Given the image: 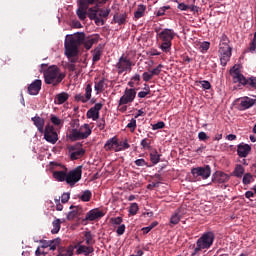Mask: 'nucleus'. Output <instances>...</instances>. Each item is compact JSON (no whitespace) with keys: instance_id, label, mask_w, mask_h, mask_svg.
I'll return each mask as SVG.
<instances>
[{"instance_id":"nucleus-1","label":"nucleus","mask_w":256,"mask_h":256,"mask_svg":"<svg viewBox=\"0 0 256 256\" xmlns=\"http://www.w3.org/2000/svg\"><path fill=\"white\" fill-rule=\"evenodd\" d=\"M107 3V0H98L96 2V5L94 7H91L88 9V17L90 21H94L95 25L97 27H101L105 25V20L107 19L111 13V9H103L100 8L101 5H105Z\"/></svg>"},{"instance_id":"nucleus-2","label":"nucleus","mask_w":256,"mask_h":256,"mask_svg":"<svg viewBox=\"0 0 256 256\" xmlns=\"http://www.w3.org/2000/svg\"><path fill=\"white\" fill-rule=\"evenodd\" d=\"M68 40H70L74 45H77L78 47L83 45V47L89 51V49H91L95 43H99V35L96 34L95 36H87L85 32H77Z\"/></svg>"},{"instance_id":"nucleus-3","label":"nucleus","mask_w":256,"mask_h":256,"mask_svg":"<svg viewBox=\"0 0 256 256\" xmlns=\"http://www.w3.org/2000/svg\"><path fill=\"white\" fill-rule=\"evenodd\" d=\"M43 75L46 85H52L53 87H57L65 79V74L55 65L48 67Z\"/></svg>"},{"instance_id":"nucleus-4","label":"nucleus","mask_w":256,"mask_h":256,"mask_svg":"<svg viewBox=\"0 0 256 256\" xmlns=\"http://www.w3.org/2000/svg\"><path fill=\"white\" fill-rule=\"evenodd\" d=\"M229 43H231V41L229 40V37H227V34H222L218 50L222 67H227V63L231 60L233 48Z\"/></svg>"},{"instance_id":"nucleus-5","label":"nucleus","mask_w":256,"mask_h":256,"mask_svg":"<svg viewBox=\"0 0 256 256\" xmlns=\"http://www.w3.org/2000/svg\"><path fill=\"white\" fill-rule=\"evenodd\" d=\"M230 73L233 75L234 83H240L249 89H256V77L245 78V76L241 74V70L235 66L230 70Z\"/></svg>"},{"instance_id":"nucleus-6","label":"nucleus","mask_w":256,"mask_h":256,"mask_svg":"<svg viewBox=\"0 0 256 256\" xmlns=\"http://www.w3.org/2000/svg\"><path fill=\"white\" fill-rule=\"evenodd\" d=\"M65 55L70 63H77L79 61V46L68 40L64 44Z\"/></svg>"},{"instance_id":"nucleus-7","label":"nucleus","mask_w":256,"mask_h":256,"mask_svg":"<svg viewBox=\"0 0 256 256\" xmlns=\"http://www.w3.org/2000/svg\"><path fill=\"white\" fill-rule=\"evenodd\" d=\"M215 241V234L213 232H205L197 241L196 245L203 249H211Z\"/></svg>"},{"instance_id":"nucleus-8","label":"nucleus","mask_w":256,"mask_h":256,"mask_svg":"<svg viewBox=\"0 0 256 256\" xmlns=\"http://www.w3.org/2000/svg\"><path fill=\"white\" fill-rule=\"evenodd\" d=\"M133 65L135 64L129 57L122 55L116 64V69H118L119 75L125 72L131 73Z\"/></svg>"},{"instance_id":"nucleus-9","label":"nucleus","mask_w":256,"mask_h":256,"mask_svg":"<svg viewBox=\"0 0 256 256\" xmlns=\"http://www.w3.org/2000/svg\"><path fill=\"white\" fill-rule=\"evenodd\" d=\"M83 175V166H78L74 170H71L69 173H66V183L73 187L75 183L81 181Z\"/></svg>"},{"instance_id":"nucleus-10","label":"nucleus","mask_w":256,"mask_h":256,"mask_svg":"<svg viewBox=\"0 0 256 256\" xmlns=\"http://www.w3.org/2000/svg\"><path fill=\"white\" fill-rule=\"evenodd\" d=\"M135 97H137V90L135 88H126L124 94L120 97L119 105H129V103L135 101Z\"/></svg>"},{"instance_id":"nucleus-11","label":"nucleus","mask_w":256,"mask_h":256,"mask_svg":"<svg viewBox=\"0 0 256 256\" xmlns=\"http://www.w3.org/2000/svg\"><path fill=\"white\" fill-rule=\"evenodd\" d=\"M44 139L48 143H52V145H55L57 141H59V135L55 131V127L47 124L44 129Z\"/></svg>"},{"instance_id":"nucleus-12","label":"nucleus","mask_w":256,"mask_h":256,"mask_svg":"<svg viewBox=\"0 0 256 256\" xmlns=\"http://www.w3.org/2000/svg\"><path fill=\"white\" fill-rule=\"evenodd\" d=\"M191 173L195 179L201 177V179H209L211 177V166L206 165L204 167L192 168Z\"/></svg>"},{"instance_id":"nucleus-13","label":"nucleus","mask_w":256,"mask_h":256,"mask_svg":"<svg viewBox=\"0 0 256 256\" xmlns=\"http://www.w3.org/2000/svg\"><path fill=\"white\" fill-rule=\"evenodd\" d=\"M70 159L71 161H77V159H81L83 155H85V149L81 148V143H77L76 145L69 146Z\"/></svg>"},{"instance_id":"nucleus-14","label":"nucleus","mask_w":256,"mask_h":256,"mask_svg":"<svg viewBox=\"0 0 256 256\" xmlns=\"http://www.w3.org/2000/svg\"><path fill=\"white\" fill-rule=\"evenodd\" d=\"M177 34L173 29L165 28L161 32L157 33V37L160 41L172 42Z\"/></svg>"},{"instance_id":"nucleus-15","label":"nucleus","mask_w":256,"mask_h":256,"mask_svg":"<svg viewBox=\"0 0 256 256\" xmlns=\"http://www.w3.org/2000/svg\"><path fill=\"white\" fill-rule=\"evenodd\" d=\"M104 149L106 151H115L116 153L121 151L122 148L119 147V139H117V136H114L106 141L104 145Z\"/></svg>"},{"instance_id":"nucleus-16","label":"nucleus","mask_w":256,"mask_h":256,"mask_svg":"<svg viewBox=\"0 0 256 256\" xmlns=\"http://www.w3.org/2000/svg\"><path fill=\"white\" fill-rule=\"evenodd\" d=\"M237 101L240 102V104L238 105V111H246V109H251V107L255 105L256 100L246 96L237 99Z\"/></svg>"},{"instance_id":"nucleus-17","label":"nucleus","mask_w":256,"mask_h":256,"mask_svg":"<svg viewBox=\"0 0 256 256\" xmlns=\"http://www.w3.org/2000/svg\"><path fill=\"white\" fill-rule=\"evenodd\" d=\"M229 179H231V176L223 171H216L212 175V183H218L219 185L227 183Z\"/></svg>"},{"instance_id":"nucleus-18","label":"nucleus","mask_w":256,"mask_h":256,"mask_svg":"<svg viewBox=\"0 0 256 256\" xmlns=\"http://www.w3.org/2000/svg\"><path fill=\"white\" fill-rule=\"evenodd\" d=\"M103 109L102 103H96L92 108H90L87 113V119H92L93 121H97L99 119V111Z\"/></svg>"},{"instance_id":"nucleus-19","label":"nucleus","mask_w":256,"mask_h":256,"mask_svg":"<svg viewBox=\"0 0 256 256\" xmlns=\"http://www.w3.org/2000/svg\"><path fill=\"white\" fill-rule=\"evenodd\" d=\"M102 217H105V213L99 210V208H95L86 214L84 221H97V219H101Z\"/></svg>"},{"instance_id":"nucleus-20","label":"nucleus","mask_w":256,"mask_h":256,"mask_svg":"<svg viewBox=\"0 0 256 256\" xmlns=\"http://www.w3.org/2000/svg\"><path fill=\"white\" fill-rule=\"evenodd\" d=\"M251 153V145L240 143L237 145V155L241 159H245Z\"/></svg>"},{"instance_id":"nucleus-21","label":"nucleus","mask_w":256,"mask_h":256,"mask_svg":"<svg viewBox=\"0 0 256 256\" xmlns=\"http://www.w3.org/2000/svg\"><path fill=\"white\" fill-rule=\"evenodd\" d=\"M42 85H43V82L41 80H39V79L34 80L28 86L29 95H39V91H41Z\"/></svg>"},{"instance_id":"nucleus-22","label":"nucleus","mask_w":256,"mask_h":256,"mask_svg":"<svg viewBox=\"0 0 256 256\" xmlns=\"http://www.w3.org/2000/svg\"><path fill=\"white\" fill-rule=\"evenodd\" d=\"M79 8L76 11V15L80 19V21H85L87 16L89 17V7L85 4H81L78 2Z\"/></svg>"},{"instance_id":"nucleus-23","label":"nucleus","mask_w":256,"mask_h":256,"mask_svg":"<svg viewBox=\"0 0 256 256\" xmlns=\"http://www.w3.org/2000/svg\"><path fill=\"white\" fill-rule=\"evenodd\" d=\"M31 121H33L35 127H37L39 133H44L45 131V119L35 116L31 118Z\"/></svg>"},{"instance_id":"nucleus-24","label":"nucleus","mask_w":256,"mask_h":256,"mask_svg":"<svg viewBox=\"0 0 256 256\" xmlns=\"http://www.w3.org/2000/svg\"><path fill=\"white\" fill-rule=\"evenodd\" d=\"M95 251V248L93 246H85V245H80L78 244V249L76 251L77 255H91Z\"/></svg>"},{"instance_id":"nucleus-25","label":"nucleus","mask_w":256,"mask_h":256,"mask_svg":"<svg viewBox=\"0 0 256 256\" xmlns=\"http://www.w3.org/2000/svg\"><path fill=\"white\" fill-rule=\"evenodd\" d=\"M70 141H81L83 140L79 129H70L67 135Z\"/></svg>"},{"instance_id":"nucleus-26","label":"nucleus","mask_w":256,"mask_h":256,"mask_svg":"<svg viewBox=\"0 0 256 256\" xmlns=\"http://www.w3.org/2000/svg\"><path fill=\"white\" fill-rule=\"evenodd\" d=\"M69 100V94L67 92H62L56 95L54 100L55 105H63V103Z\"/></svg>"},{"instance_id":"nucleus-27","label":"nucleus","mask_w":256,"mask_h":256,"mask_svg":"<svg viewBox=\"0 0 256 256\" xmlns=\"http://www.w3.org/2000/svg\"><path fill=\"white\" fill-rule=\"evenodd\" d=\"M244 174L245 167H243L241 164H236L234 170L232 171V176L236 177L237 179H241V177H243Z\"/></svg>"},{"instance_id":"nucleus-28","label":"nucleus","mask_w":256,"mask_h":256,"mask_svg":"<svg viewBox=\"0 0 256 256\" xmlns=\"http://www.w3.org/2000/svg\"><path fill=\"white\" fill-rule=\"evenodd\" d=\"M53 177L56 179V181H67V168H64V170L61 171H54Z\"/></svg>"},{"instance_id":"nucleus-29","label":"nucleus","mask_w":256,"mask_h":256,"mask_svg":"<svg viewBox=\"0 0 256 256\" xmlns=\"http://www.w3.org/2000/svg\"><path fill=\"white\" fill-rule=\"evenodd\" d=\"M78 131H80V135L83 139H87L89 137V135H91L92 131H91V127L89 126V124H84L82 125Z\"/></svg>"},{"instance_id":"nucleus-30","label":"nucleus","mask_w":256,"mask_h":256,"mask_svg":"<svg viewBox=\"0 0 256 256\" xmlns=\"http://www.w3.org/2000/svg\"><path fill=\"white\" fill-rule=\"evenodd\" d=\"M114 23H117L118 25H125L127 23V13L118 14L116 13L113 16Z\"/></svg>"},{"instance_id":"nucleus-31","label":"nucleus","mask_w":256,"mask_h":256,"mask_svg":"<svg viewBox=\"0 0 256 256\" xmlns=\"http://www.w3.org/2000/svg\"><path fill=\"white\" fill-rule=\"evenodd\" d=\"M181 209H178L171 217H170V227L174 225H179V221H181Z\"/></svg>"},{"instance_id":"nucleus-32","label":"nucleus","mask_w":256,"mask_h":256,"mask_svg":"<svg viewBox=\"0 0 256 256\" xmlns=\"http://www.w3.org/2000/svg\"><path fill=\"white\" fill-rule=\"evenodd\" d=\"M94 89L97 93H103V91L107 89V79L102 78L99 82H96Z\"/></svg>"},{"instance_id":"nucleus-33","label":"nucleus","mask_w":256,"mask_h":256,"mask_svg":"<svg viewBox=\"0 0 256 256\" xmlns=\"http://www.w3.org/2000/svg\"><path fill=\"white\" fill-rule=\"evenodd\" d=\"M91 197H93L91 190H84L78 195V199H81L83 203H89V201H91Z\"/></svg>"},{"instance_id":"nucleus-34","label":"nucleus","mask_w":256,"mask_h":256,"mask_svg":"<svg viewBox=\"0 0 256 256\" xmlns=\"http://www.w3.org/2000/svg\"><path fill=\"white\" fill-rule=\"evenodd\" d=\"M70 209H75V210H72L68 213L67 219L68 221H73V219H75V217L79 215V211H81V207L72 205L70 206Z\"/></svg>"},{"instance_id":"nucleus-35","label":"nucleus","mask_w":256,"mask_h":256,"mask_svg":"<svg viewBox=\"0 0 256 256\" xmlns=\"http://www.w3.org/2000/svg\"><path fill=\"white\" fill-rule=\"evenodd\" d=\"M150 161L153 163V165H157V163L161 161V154L157 152V149H154L150 152Z\"/></svg>"},{"instance_id":"nucleus-36","label":"nucleus","mask_w":256,"mask_h":256,"mask_svg":"<svg viewBox=\"0 0 256 256\" xmlns=\"http://www.w3.org/2000/svg\"><path fill=\"white\" fill-rule=\"evenodd\" d=\"M145 11H147V6L143 4L138 5L137 10L134 12L135 19H141L145 15Z\"/></svg>"},{"instance_id":"nucleus-37","label":"nucleus","mask_w":256,"mask_h":256,"mask_svg":"<svg viewBox=\"0 0 256 256\" xmlns=\"http://www.w3.org/2000/svg\"><path fill=\"white\" fill-rule=\"evenodd\" d=\"M85 237V243L86 245L93 247L95 245V239H93V235L91 234V231L84 232Z\"/></svg>"},{"instance_id":"nucleus-38","label":"nucleus","mask_w":256,"mask_h":256,"mask_svg":"<svg viewBox=\"0 0 256 256\" xmlns=\"http://www.w3.org/2000/svg\"><path fill=\"white\" fill-rule=\"evenodd\" d=\"M53 229L51 230L52 235H57L61 231V220L56 219L52 222Z\"/></svg>"},{"instance_id":"nucleus-39","label":"nucleus","mask_w":256,"mask_h":256,"mask_svg":"<svg viewBox=\"0 0 256 256\" xmlns=\"http://www.w3.org/2000/svg\"><path fill=\"white\" fill-rule=\"evenodd\" d=\"M242 177L243 185H251V183H253V174L245 173Z\"/></svg>"},{"instance_id":"nucleus-40","label":"nucleus","mask_w":256,"mask_h":256,"mask_svg":"<svg viewBox=\"0 0 256 256\" xmlns=\"http://www.w3.org/2000/svg\"><path fill=\"white\" fill-rule=\"evenodd\" d=\"M171 46H172V42L162 41V44L160 45V49L161 51H163V53H170Z\"/></svg>"},{"instance_id":"nucleus-41","label":"nucleus","mask_w":256,"mask_h":256,"mask_svg":"<svg viewBox=\"0 0 256 256\" xmlns=\"http://www.w3.org/2000/svg\"><path fill=\"white\" fill-rule=\"evenodd\" d=\"M50 121H51V123H53V125H55L56 127H63V120H61L59 117H57V116H55V115H51Z\"/></svg>"},{"instance_id":"nucleus-42","label":"nucleus","mask_w":256,"mask_h":256,"mask_svg":"<svg viewBox=\"0 0 256 256\" xmlns=\"http://www.w3.org/2000/svg\"><path fill=\"white\" fill-rule=\"evenodd\" d=\"M126 127L130 129L131 133H135V130L137 129V120L132 118Z\"/></svg>"},{"instance_id":"nucleus-43","label":"nucleus","mask_w":256,"mask_h":256,"mask_svg":"<svg viewBox=\"0 0 256 256\" xmlns=\"http://www.w3.org/2000/svg\"><path fill=\"white\" fill-rule=\"evenodd\" d=\"M74 101H76L77 103H87L89 99H87L85 95L79 93L75 95Z\"/></svg>"},{"instance_id":"nucleus-44","label":"nucleus","mask_w":256,"mask_h":256,"mask_svg":"<svg viewBox=\"0 0 256 256\" xmlns=\"http://www.w3.org/2000/svg\"><path fill=\"white\" fill-rule=\"evenodd\" d=\"M255 50H256V32L254 33V37L250 42V46L248 47V51L250 53H255Z\"/></svg>"},{"instance_id":"nucleus-45","label":"nucleus","mask_w":256,"mask_h":256,"mask_svg":"<svg viewBox=\"0 0 256 256\" xmlns=\"http://www.w3.org/2000/svg\"><path fill=\"white\" fill-rule=\"evenodd\" d=\"M91 93H93V88L91 86V84H87L86 88H85V97L86 99H88V101L91 100Z\"/></svg>"},{"instance_id":"nucleus-46","label":"nucleus","mask_w":256,"mask_h":256,"mask_svg":"<svg viewBox=\"0 0 256 256\" xmlns=\"http://www.w3.org/2000/svg\"><path fill=\"white\" fill-rule=\"evenodd\" d=\"M140 145L143 149H151V140L148 138H144L141 142Z\"/></svg>"},{"instance_id":"nucleus-47","label":"nucleus","mask_w":256,"mask_h":256,"mask_svg":"<svg viewBox=\"0 0 256 256\" xmlns=\"http://www.w3.org/2000/svg\"><path fill=\"white\" fill-rule=\"evenodd\" d=\"M139 211V204L132 203L129 207V213L130 215H135Z\"/></svg>"},{"instance_id":"nucleus-48","label":"nucleus","mask_w":256,"mask_h":256,"mask_svg":"<svg viewBox=\"0 0 256 256\" xmlns=\"http://www.w3.org/2000/svg\"><path fill=\"white\" fill-rule=\"evenodd\" d=\"M59 243H61V240H59V239L51 240L50 251H55L57 249V247H59Z\"/></svg>"},{"instance_id":"nucleus-49","label":"nucleus","mask_w":256,"mask_h":256,"mask_svg":"<svg viewBox=\"0 0 256 256\" xmlns=\"http://www.w3.org/2000/svg\"><path fill=\"white\" fill-rule=\"evenodd\" d=\"M168 9H171V6H164L159 8V10L156 13L157 17H163V15H165V11H168Z\"/></svg>"},{"instance_id":"nucleus-50","label":"nucleus","mask_w":256,"mask_h":256,"mask_svg":"<svg viewBox=\"0 0 256 256\" xmlns=\"http://www.w3.org/2000/svg\"><path fill=\"white\" fill-rule=\"evenodd\" d=\"M142 79L143 81H145V83H149V81H151V79H153V74L150 72H144L142 74Z\"/></svg>"},{"instance_id":"nucleus-51","label":"nucleus","mask_w":256,"mask_h":256,"mask_svg":"<svg viewBox=\"0 0 256 256\" xmlns=\"http://www.w3.org/2000/svg\"><path fill=\"white\" fill-rule=\"evenodd\" d=\"M101 60V51L100 50H95L93 54L92 61L93 63H97V61Z\"/></svg>"},{"instance_id":"nucleus-52","label":"nucleus","mask_w":256,"mask_h":256,"mask_svg":"<svg viewBox=\"0 0 256 256\" xmlns=\"http://www.w3.org/2000/svg\"><path fill=\"white\" fill-rule=\"evenodd\" d=\"M147 95H151V89H149V86H147V91H140L138 93L139 99H145Z\"/></svg>"},{"instance_id":"nucleus-53","label":"nucleus","mask_w":256,"mask_h":256,"mask_svg":"<svg viewBox=\"0 0 256 256\" xmlns=\"http://www.w3.org/2000/svg\"><path fill=\"white\" fill-rule=\"evenodd\" d=\"M152 129H153V131H157V129H165V122L160 121L156 124H153Z\"/></svg>"},{"instance_id":"nucleus-54","label":"nucleus","mask_w":256,"mask_h":256,"mask_svg":"<svg viewBox=\"0 0 256 256\" xmlns=\"http://www.w3.org/2000/svg\"><path fill=\"white\" fill-rule=\"evenodd\" d=\"M125 229H126L125 224H120L118 226V228L116 229L117 235H119V236L124 235L125 234Z\"/></svg>"},{"instance_id":"nucleus-55","label":"nucleus","mask_w":256,"mask_h":256,"mask_svg":"<svg viewBox=\"0 0 256 256\" xmlns=\"http://www.w3.org/2000/svg\"><path fill=\"white\" fill-rule=\"evenodd\" d=\"M135 165L137 166V167H145V166H148V164H147V162L145 161V159H137V160H135Z\"/></svg>"},{"instance_id":"nucleus-56","label":"nucleus","mask_w":256,"mask_h":256,"mask_svg":"<svg viewBox=\"0 0 256 256\" xmlns=\"http://www.w3.org/2000/svg\"><path fill=\"white\" fill-rule=\"evenodd\" d=\"M99 0H79L78 3H81L82 5H87L89 8V5H95Z\"/></svg>"},{"instance_id":"nucleus-57","label":"nucleus","mask_w":256,"mask_h":256,"mask_svg":"<svg viewBox=\"0 0 256 256\" xmlns=\"http://www.w3.org/2000/svg\"><path fill=\"white\" fill-rule=\"evenodd\" d=\"M209 47H211V43H209V42H203L200 45L202 53H205L206 51H209Z\"/></svg>"},{"instance_id":"nucleus-58","label":"nucleus","mask_w":256,"mask_h":256,"mask_svg":"<svg viewBox=\"0 0 256 256\" xmlns=\"http://www.w3.org/2000/svg\"><path fill=\"white\" fill-rule=\"evenodd\" d=\"M163 65L159 64L156 68L152 69L150 73H152V76L159 75L161 73Z\"/></svg>"},{"instance_id":"nucleus-59","label":"nucleus","mask_w":256,"mask_h":256,"mask_svg":"<svg viewBox=\"0 0 256 256\" xmlns=\"http://www.w3.org/2000/svg\"><path fill=\"white\" fill-rule=\"evenodd\" d=\"M111 223L113 225H121L123 223V218L119 216L115 218H111Z\"/></svg>"},{"instance_id":"nucleus-60","label":"nucleus","mask_w":256,"mask_h":256,"mask_svg":"<svg viewBox=\"0 0 256 256\" xmlns=\"http://www.w3.org/2000/svg\"><path fill=\"white\" fill-rule=\"evenodd\" d=\"M69 199H71V194L63 193L61 196V203H68Z\"/></svg>"},{"instance_id":"nucleus-61","label":"nucleus","mask_w":256,"mask_h":256,"mask_svg":"<svg viewBox=\"0 0 256 256\" xmlns=\"http://www.w3.org/2000/svg\"><path fill=\"white\" fill-rule=\"evenodd\" d=\"M200 85H202V87L206 90L211 89V82L207 81V80H202L199 82Z\"/></svg>"},{"instance_id":"nucleus-62","label":"nucleus","mask_w":256,"mask_h":256,"mask_svg":"<svg viewBox=\"0 0 256 256\" xmlns=\"http://www.w3.org/2000/svg\"><path fill=\"white\" fill-rule=\"evenodd\" d=\"M198 139L199 141H207L209 139V136H207V133L205 132H199Z\"/></svg>"},{"instance_id":"nucleus-63","label":"nucleus","mask_w":256,"mask_h":256,"mask_svg":"<svg viewBox=\"0 0 256 256\" xmlns=\"http://www.w3.org/2000/svg\"><path fill=\"white\" fill-rule=\"evenodd\" d=\"M75 249H77V245L76 246L70 245L66 249L65 253L68 254L69 256H73V251H75Z\"/></svg>"},{"instance_id":"nucleus-64","label":"nucleus","mask_w":256,"mask_h":256,"mask_svg":"<svg viewBox=\"0 0 256 256\" xmlns=\"http://www.w3.org/2000/svg\"><path fill=\"white\" fill-rule=\"evenodd\" d=\"M71 129H79V119H74L70 122Z\"/></svg>"}]
</instances>
